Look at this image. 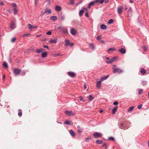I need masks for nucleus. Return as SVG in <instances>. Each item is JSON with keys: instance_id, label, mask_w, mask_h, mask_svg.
<instances>
[{"instance_id": "1", "label": "nucleus", "mask_w": 149, "mask_h": 149, "mask_svg": "<svg viewBox=\"0 0 149 149\" xmlns=\"http://www.w3.org/2000/svg\"><path fill=\"white\" fill-rule=\"evenodd\" d=\"M113 72L114 73H122L123 72V70L120 69V68H116L115 67L116 66V65H113Z\"/></svg>"}, {"instance_id": "2", "label": "nucleus", "mask_w": 149, "mask_h": 149, "mask_svg": "<svg viewBox=\"0 0 149 149\" xmlns=\"http://www.w3.org/2000/svg\"><path fill=\"white\" fill-rule=\"evenodd\" d=\"M70 33L72 35L75 36L77 34V31L74 28H71Z\"/></svg>"}, {"instance_id": "3", "label": "nucleus", "mask_w": 149, "mask_h": 149, "mask_svg": "<svg viewBox=\"0 0 149 149\" xmlns=\"http://www.w3.org/2000/svg\"><path fill=\"white\" fill-rule=\"evenodd\" d=\"M13 72L15 76L19 75L20 72V70L18 68L15 69L13 70Z\"/></svg>"}, {"instance_id": "4", "label": "nucleus", "mask_w": 149, "mask_h": 149, "mask_svg": "<svg viewBox=\"0 0 149 149\" xmlns=\"http://www.w3.org/2000/svg\"><path fill=\"white\" fill-rule=\"evenodd\" d=\"M102 134L100 133L97 132H95L94 133L93 136L95 138H98L102 136Z\"/></svg>"}, {"instance_id": "5", "label": "nucleus", "mask_w": 149, "mask_h": 149, "mask_svg": "<svg viewBox=\"0 0 149 149\" xmlns=\"http://www.w3.org/2000/svg\"><path fill=\"white\" fill-rule=\"evenodd\" d=\"M118 125H120V127H119V128H121V129H126L128 128V127H125L124 124L123 123H119L118 124Z\"/></svg>"}, {"instance_id": "6", "label": "nucleus", "mask_w": 149, "mask_h": 149, "mask_svg": "<svg viewBox=\"0 0 149 149\" xmlns=\"http://www.w3.org/2000/svg\"><path fill=\"white\" fill-rule=\"evenodd\" d=\"M68 74L71 77H74L76 76V74L75 73L72 72H68Z\"/></svg>"}, {"instance_id": "7", "label": "nucleus", "mask_w": 149, "mask_h": 149, "mask_svg": "<svg viewBox=\"0 0 149 149\" xmlns=\"http://www.w3.org/2000/svg\"><path fill=\"white\" fill-rule=\"evenodd\" d=\"M16 27V26L15 24L13 21H12L10 25V28L11 29H15Z\"/></svg>"}, {"instance_id": "8", "label": "nucleus", "mask_w": 149, "mask_h": 149, "mask_svg": "<svg viewBox=\"0 0 149 149\" xmlns=\"http://www.w3.org/2000/svg\"><path fill=\"white\" fill-rule=\"evenodd\" d=\"M123 9V7L121 6H120L117 9V11L118 13L119 14H120L122 13Z\"/></svg>"}, {"instance_id": "9", "label": "nucleus", "mask_w": 149, "mask_h": 149, "mask_svg": "<svg viewBox=\"0 0 149 149\" xmlns=\"http://www.w3.org/2000/svg\"><path fill=\"white\" fill-rule=\"evenodd\" d=\"M119 51L122 54H124L126 52V50L124 48H122L119 49Z\"/></svg>"}, {"instance_id": "10", "label": "nucleus", "mask_w": 149, "mask_h": 149, "mask_svg": "<svg viewBox=\"0 0 149 149\" xmlns=\"http://www.w3.org/2000/svg\"><path fill=\"white\" fill-rule=\"evenodd\" d=\"M28 25L29 29H36L38 27L37 26H33L30 24H28Z\"/></svg>"}, {"instance_id": "11", "label": "nucleus", "mask_w": 149, "mask_h": 149, "mask_svg": "<svg viewBox=\"0 0 149 149\" xmlns=\"http://www.w3.org/2000/svg\"><path fill=\"white\" fill-rule=\"evenodd\" d=\"M65 114L69 116L73 114V113L72 111H65Z\"/></svg>"}, {"instance_id": "12", "label": "nucleus", "mask_w": 149, "mask_h": 149, "mask_svg": "<svg viewBox=\"0 0 149 149\" xmlns=\"http://www.w3.org/2000/svg\"><path fill=\"white\" fill-rule=\"evenodd\" d=\"M55 10L56 11H59L61 10V8L60 6H56L55 8Z\"/></svg>"}, {"instance_id": "13", "label": "nucleus", "mask_w": 149, "mask_h": 149, "mask_svg": "<svg viewBox=\"0 0 149 149\" xmlns=\"http://www.w3.org/2000/svg\"><path fill=\"white\" fill-rule=\"evenodd\" d=\"M95 4V3L94 1H93L91 2L90 3H89L88 4V8L89 9L90 8L91 6L94 5Z\"/></svg>"}, {"instance_id": "14", "label": "nucleus", "mask_w": 149, "mask_h": 149, "mask_svg": "<svg viewBox=\"0 0 149 149\" xmlns=\"http://www.w3.org/2000/svg\"><path fill=\"white\" fill-rule=\"evenodd\" d=\"M102 82L101 80L97 81L96 86L97 87L100 88L101 86V82Z\"/></svg>"}, {"instance_id": "15", "label": "nucleus", "mask_w": 149, "mask_h": 149, "mask_svg": "<svg viewBox=\"0 0 149 149\" xmlns=\"http://www.w3.org/2000/svg\"><path fill=\"white\" fill-rule=\"evenodd\" d=\"M78 131L79 132L81 133L83 131V128L79 126H77Z\"/></svg>"}, {"instance_id": "16", "label": "nucleus", "mask_w": 149, "mask_h": 149, "mask_svg": "<svg viewBox=\"0 0 149 149\" xmlns=\"http://www.w3.org/2000/svg\"><path fill=\"white\" fill-rule=\"evenodd\" d=\"M69 133L73 137L75 135L74 132L72 130H70L69 131Z\"/></svg>"}, {"instance_id": "17", "label": "nucleus", "mask_w": 149, "mask_h": 149, "mask_svg": "<svg viewBox=\"0 0 149 149\" xmlns=\"http://www.w3.org/2000/svg\"><path fill=\"white\" fill-rule=\"evenodd\" d=\"M118 107L116 106L115 107L112 109V113L113 114H114L116 111Z\"/></svg>"}, {"instance_id": "18", "label": "nucleus", "mask_w": 149, "mask_h": 149, "mask_svg": "<svg viewBox=\"0 0 149 149\" xmlns=\"http://www.w3.org/2000/svg\"><path fill=\"white\" fill-rule=\"evenodd\" d=\"M59 17L60 18V20L61 21H63L65 19V17L64 15H61L59 16Z\"/></svg>"}, {"instance_id": "19", "label": "nucleus", "mask_w": 149, "mask_h": 149, "mask_svg": "<svg viewBox=\"0 0 149 149\" xmlns=\"http://www.w3.org/2000/svg\"><path fill=\"white\" fill-rule=\"evenodd\" d=\"M65 45L66 46H69V44H70V42L69 40L66 39L65 40Z\"/></svg>"}, {"instance_id": "20", "label": "nucleus", "mask_w": 149, "mask_h": 149, "mask_svg": "<svg viewBox=\"0 0 149 149\" xmlns=\"http://www.w3.org/2000/svg\"><path fill=\"white\" fill-rule=\"evenodd\" d=\"M57 39H51L49 42L50 43H56L57 42Z\"/></svg>"}, {"instance_id": "21", "label": "nucleus", "mask_w": 149, "mask_h": 149, "mask_svg": "<svg viewBox=\"0 0 149 149\" xmlns=\"http://www.w3.org/2000/svg\"><path fill=\"white\" fill-rule=\"evenodd\" d=\"M109 75H107L105 76L104 77L101 78L100 80L102 81L103 80H105L106 79H107V78H108L109 77Z\"/></svg>"}, {"instance_id": "22", "label": "nucleus", "mask_w": 149, "mask_h": 149, "mask_svg": "<svg viewBox=\"0 0 149 149\" xmlns=\"http://www.w3.org/2000/svg\"><path fill=\"white\" fill-rule=\"evenodd\" d=\"M47 53L46 52H43L42 54V57L43 58H45L47 56Z\"/></svg>"}, {"instance_id": "23", "label": "nucleus", "mask_w": 149, "mask_h": 149, "mask_svg": "<svg viewBox=\"0 0 149 149\" xmlns=\"http://www.w3.org/2000/svg\"><path fill=\"white\" fill-rule=\"evenodd\" d=\"M140 72L142 74H144L146 72V70L144 68H142L141 69Z\"/></svg>"}, {"instance_id": "24", "label": "nucleus", "mask_w": 149, "mask_h": 149, "mask_svg": "<svg viewBox=\"0 0 149 149\" xmlns=\"http://www.w3.org/2000/svg\"><path fill=\"white\" fill-rule=\"evenodd\" d=\"M57 17L56 16H52L50 17V19L53 20H56L57 19Z\"/></svg>"}, {"instance_id": "25", "label": "nucleus", "mask_w": 149, "mask_h": 149, "mask_svg": "<svg viewBox=\"0 0 149 149\" xmlns=\"http://www.w3.org/2000/svg\"><path fill=\"white\" fill-rule=\"evenodd\" d=\"M22 110L21 109H19L18 110V116L19 117H21L22 116Z\"/></svg>"}, {"instance_id": "26", "label": "nucleus", "mask_w": 149, "mask_h": 149, "mask_svg": "<svg viewBox=\"0 0 149 149\" xmlns=\"http://www.w3.org/2000/svg\"><path fill=\"white\" fill-rule=\"evenodd\" d=\"M100 28L102 29H105L107 28V26L104 24H102L101 25Z\"/></svg>"}, {"instance_id": "27", "label": "nucleus", "mask_w": 149, "mask_h": 149, "mask_svg": "<svg viewBox=\"0 0 149 149\" xmlns=\"http://www.w3.org/2000/svg\"><path fill=\"white\" fill-rule=\"evenodd\" d=\"M65 27L62 26H59L58 27V29H59L61 31H63L65 29Z\"/></svg>"}, {"instance_id": "28", "label": "nucleus", "mask_w": 149, "mask_h": 149, "mask_svg": "<svg viewBox=\"0 0 149 149\" xmlns=\"http://www.w3.org/2000/svg\"><path fill=\"white\" fill-rule=\"evenodd\" d=\"M45 12H46V13H47L48 14H50L51 13V11L49 9H45Z\"/></svg>"}, {"instance_id": "29", "label": "nucleus", "mask_w": 149, "mask_h": 149, "mask_svg": "<svg viewBox=\"0 0 149 149\" xmlns=\"http://www.w3.org/2000/svg\"><path fill=\"white\" fill-rule=\"evenodd\" d=\"M84 12V11L82 9L79 12V15L80 16H81L83 14Z\"/></svg>"}, {"instance_id": "30", "label": "nucleus", "mask_w": 149, "mask_h": 149, "mask_svg": "<svg viewBox=\"0 0 149 149\" xmlns=\"http://www.w3.org/2000/svg\"><path fill=\"white\" fill-rule=\"evenodd\" d=\"M14 14L15 15H16L17 13V10L16 8H14L13 9Z\"/></svg>"}, {"instance_id": "31", "label": "nucleus", "mask_w": 149, "mask_h": 149, "mask_svg": "<svg viewBox=\"0 0 149 149\" xmlns=\"http://www.w3.org/2000/svg\"><path fill=\"white\" fill-rule=\"evenodd\" d=\"M90 46L91 47L93 50H94L95 49V46L93 43H90L89 44Z\"/></svg>"}, {"instance_id": "32", "label": "nucleus", "mask_w": 149, "mask_h": 149, "mask_svg": "<svg viewBox=\"0 0 149 149\" xmlns=\"http://www.w3.org/2000/svg\"><path fill=\"white\" fill-rule=\"evenodd\" d=\"M113 22V19H109L107 22L108 24H111Z\"/></svg>"}, {"instance_id": "33", "label": "nucleus", "mask_w": 149, "mask_h": 149, "mask_svg": "<svg viewBox=\"0 0 149 149\" xmlns=\"http://www.w3.org/2000/svg\"><path fill=\"white\" fill-rule=\"evenodd\" d=\"M134 106H132L130 107L128 110V111L129 112H131V111H132L133 109L134 108Z\"/></svg>"}, {"instance_id": "34", "label": "nucleus", "mask_w": 149, "mask_h": 149, "mask_svg": "<svg viewBox=\"0 0 149 149\" xmlns=\"http://www.w3.org/2000/svg\"><path fill=\"white\" fill-rule=\"evenodd\" d=\"M94 99V97H93L91 95H90L88 96V100L90 101Z\"/></svg>"}, {"instance_id": "35", "label": "nucleus", "mask_w": 149, "mask_h": 149, "mask_svg": "<svg viewBox=\"0 0 149 149\" xmlns=\"http://www.w3.org/2000/svg\"><path fill=\"white\" fill-rule=\"evenodd\" d=\"M65 124L68 125H71L70 122L69 120H67L65 122Z\"/></svg>"}, {"instance_id": "36", "label": "nucleus", "mask_w": 149, "mask_h": 149, "mask_svg": "<svg viewBox=\"0 0 149 149\" xmlns=\"http://www.w3.org/2000/svg\"><path fill=\"white\" fill-rule=\"evenodd\" d=\"M63 33L64 34H66L67 33H68V29L66 28H65L63 30V31H62Z\"/></svg>"}, {"instance_id": "37", "label": "nucleus", "mask_w": 149, "mask_h": 149, "mask_svg": "<svg viewBox=\"0 0 149 149\" xmlns=\"http://www.w3.org/2000/svg\"><path fill=\"white\" fill-rule=\"evenodd\" d=\"M96 142V143L100 144H102L103 143V141L102 140H97Z\"/></svg>"}, {"instance_id": "38", "label": "nucleus", "mask_w": 149, "mask_h": 149, "mask_svg": "<svg viewBox=\"0 0 149 149\" xmlns=\"http://www.w3.org/2000/svg\"><path fill=\"white\" fill-rule=\"evenodd\" d=\"M116 59V57H114L111 59V62H113Z\"/></svg>"}, {"instance_id": "39", "label": "nucleus", "mask_w": 149, "mask_h": 149, "mask_svg": "<svg viewBox=\"0 0 149 149\" xmlns=\"http://www.w3.org/2000/svg\"><path fill=\"white\" fill-rule=\"evenodd\" d=\"M3 65V67L5 68H8V67L7 64L6 63L4 62Z\"/></svg>"}, {"instance_id": "40", "label": "nucleus", "mask_w": 149, "mask_h": 149, "mask_svg": "<svg viewBox=\"0 0 149 149\" xmlns=\"http://www.w3.org/2000/svg\"><path fill=\"white\" fill-rule=\"evenodd\" d=\"M16 40V38L15 37L13 38L11 40V42H12L13 43Z\"/></svg>"}, {"instance_id": "41", "label": "nucleus", "mask_w": 149, "mask_h": 149, "mask_svg": "<svg viewBox=\"0 0 149 149\" xmlns=\"http://www.w3.org/2000/svg\"><path fill=\"white\" fill-rule=\"evenodd\" d=\"M11 5L12 6L15 7V8H16L17 5L15 3H12Z\"/></svg>"}, {"instance_id": "42", "label": "nucleus", "mask_w": 149, "mask_h": 149, "mask_svg": "<svg viewBox=\"0 0 149 149\" xmlns=\"http://www.w3.org/2000/svg\"><path fill=\"white\" fill-rule=\"evenodd\" d=\"M143 48V51L144 52H146L147 49V47L146 46H144Z\"/></svg>"}, {"instance_id": "43", "label": "nucleus", "mask_w": 149, "mask_h": 149, "mask_svg": "<svg viewBox=\"0 0 149 149\" xmlns=\"http://www.w3.org/2000/svg\"><path fill=\"white\" fill-rule=\"evenodd\" d=\"M143 92V90L142 89H140L139 91L138 94L139 95L141 94Z\"/></svg>"}, {"instance_id": "44", "label": "nucleus", "mask_w": 149, "mask_h": 149, "mask_svg": "<svg viewBox=\"0 0 149 149\" xmlns=\"http://www.w3.org/2000/svg\"><path fill=\"white\" fill-rule=\"evenodd\" d=\"M74 0H70V3L72 5H73L74 3Z\"/></svg>"}, {"instance_id": "45", "label": "nucleus", "mask_w": 149, "mask_h": 149, "mask_svg": "<svg viewBox=\"0 0 149 149\" xmlns=\"http://www.w3.org/2000/svg\"><path fill=\"white\" fill-rule=\"evenodd\" d=\"M109 140L114 141V139L113 137H110L109 138Z\"/></svg>"}, {"instance_id": "46", "label": "nucleus", "mask_w": 149, "mask_h": 149, "mask_svg": "<svg viewBox=\"0 0 149 149\" xmlns=\"http://www.w3.org/2000/svg\"><path fill=\"white\" fill-rule=\"evenodd\" d=\"M36 52L37 53H40L41 52V50L40 49H37L36 50Z\"/></svg>"}, {"instance_id": "47", "label": "nucleus", "mask_w": 149, "mask_h": 149, "mask_svg": "<svg viewBox=\"0 0 149 149\" xmlns=\"http://www.w3.org/2000/svg\"><path fill=\"white\" fill-rule=\"evenodd\" d=\"M38 0H35V2H34V5L35 6H36L38 3Z\"/></svg>"}, {"instance_id": "48", "label": "nucleus", "mask_w": 149, "mask_h": 149, "mask_svg": "<svg viewBox=\"0 0 149 149\" xmlns=\"http://www.w3.org/2000/svg\"><path fill=\"white\" fill-rule=\"evenodd\" d=\"M51 0H47V4L48 5H49L50 4H51Z\"/></svg>"}, {"instance_id": "49", "label": "nucleus", "mask_w": 149, "mask_h": 149, "mask_svg": "<svg viewBox=\"0 0 149 149\" xmlns=\"http://www.w3.org/2000/svg\"><path fill=\"white\" fill-rule=\"evenodd\" d=\"M43 47L44 48H47L48 49H49V47L47 45H43Z\"/></svg>"}, {"instance_id": "50", "label": "nucleus", "mask_w": 149, "mask_h": 149, "mask_svg": "<svg viewBox=\"0 0 149 149\" xmlns=\"http://www.w3.org/2000/svg\"><path fill=\"white\" fill-rule=\"evenodd\" d=\"M115 50V48H109L108 49V51H113Z\"/></svg>"}, {"instance_id": "51", "label": "nucleus", "mask_w": 149, "mask_h": 149, "mask_svg": "<svg viewBox=\"0 0 149 149\" xmlns=\"http://www.w3.org/2000/svg\"><path fill=\"white\" fill-rule=\"evenodd\" d=\"M146 83L147 81H142V84L143 85H146Z\"/></svg>"}, {"instance_id": "52", "label": "nucleus", "mask_w": 149, "mask_h": 149, "mask_svg": "<svg viewBox=\"0 0 149 149\" xmlns=\"http://www.w3.org/2000/svg\"><path fill=\"white\" fill-rule=\"evenodd\" d=\"M46 34L47 35H50L52 34V32L50 31H49L47 32Z\"/></svg>"}, {"instance_id": "53", "label": "nucleus", "mask_w": 149, "mask_h": 149, "mask_svg": "<svg viewBox=\"0 0 149 149\" xmlns=\"http://www.w3.org/2000/svg\"><path fill=\"white\" fill-rule=\"evenodd\" d=\"M142 104H140V105H138L137 106V108L138 109H141L142 107Z\"/></svg>"}, {"instance_id": "54", "label": "nucleus", "mask_w": 149, "mask_h": 149, "mask_svg": "<svg viewBox=\"0 0 149 149\" xmlns=\"http://www.w3.org/2000/svg\"><path fill=\"white\" fill-rule=\"evenodd\" d=\"M29 35V34L27 33V34H24L23 35H22V37H25L26 36H28Z\"/></svg>"}, {"instance_id": "55", "label": "nucleus", "mask_w": 149, "mask_h": 149, "mask_svg": "<svg viewBox=\"0 0 149 149\" xmlns=\"http://www.w3.org/2000/svg\"><path fill=\"white\" fill-rule=\"evenodd\" d=\"M95 3V4L96 3H98L100 2V0H95V1H93Z\"/></svg>"}, {"instance_id": "56", "label": "nucleus", "mask_w": 149, "mask_h": 149, "mask_svg": "<svg viewBox=\"0 0 149 149\" xmlns=\"http://www.w3.org/2000/svg\"><path fill=\"white\" fill-rule=\"evenodd\" d=\"M118 102L117 101H115L113 103V104L114 105H117L118 104Z\"/></svg>"}, {"instance_id": "57", "label": "nucleus", "mask_w": 149, "mask_h": 149, "mask_svg": "<svg viewBox=\"0 0 149 149\" xmlns=\"http://www.w3.org/2000/svg\"><path fill=\"white\" fill-rule=\"evenodd\" d=\"M132 11V9L131 8H130L129 10L128 11L129 13H130Z\"/></svg>"}, {"instance_id": "58", "label": "nucleus", "mask_w": 149, "mask_h": 149, "mask_svg": "<svg viewBox=\"0 0 149 149\" xmlns=\"http://www.w3.org/2000/svg\"><path fill=\"white\" fill-rule=\"evenodd\" d=\"M97 40H100L101 39V37L100 36H98L97 37Z\"/></svg>"}, {"instance_id": "59", "label": "nucleus", "mask_w": 149, "mask_h": 149, "mask_svg": "<svg viewBox=\"0 0 149 149\" xmlns=\"http://www.w3.org/2000/svg\"><path fill=\"white\" fill-rule=\"evenodd\" d=\"M82 9L84 10H86V12H88V10L87 8L83 7L82 8Z\"/></svg>"}, {"instance_id": "60", "label": "nucleus", "mask_w": 149, "mask_h": 149, "mask_svg": "<svg viewBox=\"0 0 149 149\" xmlns=\"http://www.w3.org/2000/svg\"><path fill=\"white\" fill-rule=\"evenodd\" d=\"M91 138H90V137H88L86 138L85 139V141H87L88 140H91Z\"/></svg>"}, {"instance_id": "61", "label": "nucleus", "mask_w": 149, "mask_h": 149, "mask_svg": "<svg viewBox=\"0 0 149 149\" xmlns=\"http://www.w3.org/2000/svg\"><path fill=\"white\" fill-rule=\"evenodd\" d=\"M85 15L87 17H89V15H88V12H86V14H85Z\"/></svg>"}, {"instance_id": "62", "label": "nucleus", "mask_w": 149, "mask_h": 149, "mask_svg": "<svg viewBox=\"0 0 149 149\" xmlns=\"http://www.w3.org/2000/svg\"><path fill=\"white\" fill-rule=\"evenodd\" d=\"M111 60L109 61H106V62L107 63H112V62H111Z\"/></svg>"}, {"instance_id": "63", "label": "nucleus", "mask_w": 149, "mask_h": 149, "mask_svg": "<svg viewBox=\"0 0 149 149\" xmlns=\"http://www.w3.org/2000/svg\"><path fill=\"white\" fill-rule=\"evenodd\" d=\"M46 13V12H42L41 13V14L40 15V16H42L43 15H44V14H45Z\"/></svg>"}, {"instance_id": "64", "label": "nucleus", "mask_w": 149, "mask_h": 149, "mask_svg": "<svg viewBox=\"0 0 149 149\" xmlns=\"http://www.w3.org/2000/svg\"><path fill=\"white\" fill-rule=\"evenodd\" d=\"M26 74L25 72L23 71H22L21 73V74L23 75H24Z\"/></svg>"}]
</instances>
